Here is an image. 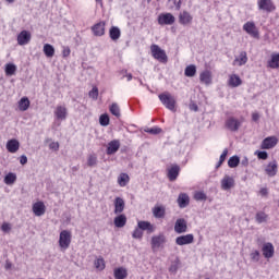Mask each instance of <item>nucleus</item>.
I'll return each instance as SVG.
<instances>
[{
  "instance_id": "obj_1",
  "label": "nucleus",
  "mask_w": 279,
  "mask_h": 279,
  "mask_svg": "<svg viewBox=\"0 0 279 279\" xmlns=\"http://www.w3.org/2000/svg\"><path fill=\"white\" fill-rule=\"evenodd\" d=\"M150 52L155 60L161 62V64H167L169 62V57H167V52L160 48V46L153 44L150 46Z\"/></svg>"
},
{
  "instance_id": "obj_2",
  "label": "nucleus",
  "mask_w": 279,
  "mask_h": 279,
  "mask_svg": "<svg viewBox=\"0 0 279 279\" xmlns=\"http://www.w3.org/2000/svg\"><path fill=\"white\" fill-rule=\"evenodd\" d=\"M165 243H167V236L165 233H159L158 235H154L150 240V247L153 252H158L160 247H165Z\"/></svg>"
},
{
  "instance_id": "obj_3",
  "label": "nucleus",
  "mask_w": 279,
  "mask_h": 279,
  "mask_svg": "<svg viewBox=\"0 0 279 279\" xmlns=\"http://www.w3.org/2000/svg\"><path fill=\"white\" fill-rule=\"evenodd\" d=\"M71 231L62 230L59 235V246L61 250H69L71 247V239H72Z\"/></svg>"
},
{
  "instance_id": "obj_4",
  "label": "nucleus",
  "mask_w": 279,
  "mask_h": 279,
  "mask_svg": "<svg viewBox=\"0 0 279 279\" xmlns=\"http://www.w3.org/2000/svg\"><path fill=\"white\" fill-rule=\"evenodd\" d=\"M243 31L251 36V38H255L258 40L260 38V32L258 31V27H256V23L248 21L243 25Z\"/></svg>"
},
{
  "instance_id": "obj_5",
  "label": "nucleus",
  "mask_w": 279,
  "mask_h": 279,
  "mask_svg": "<svg viewBox=\"0 0 279 279\" xmlns=\"http://www.w3.org/2000/svg\"><path fill=\"white\" fill-rule=\"evenodd\" d=\"M159 99L163 106L171 111L175 110V98L169 93H163L159 95Z\"/></svg>"
},
{
  "instance_id": "obj_6",
  "label": "nucleus",
  "mask_w": 279,
  "mask_h": 279,
  "mask_svg": "<svg viewBox=\"0 0 279 279\" xmlns=\"http://www.w3.org/2000/svg\"><path fill=\"white\" fill-rule=\"evenodd\" d=\"M257 5L258 10L263 12H274L276 10V4L271 0H258Z\"/></svg>"
},
{
  "instance_id": "obj_7",
  "label": "nucleus",
  "mask_w": 279,
  "mask_h": 279,
  "mask_svg": "<svg viewBox=\"0 0 279 279\" xmlns=\"http://www.w3.org/2000/svg\"><path fill=\"white\" fill-rule=\"evenodd\" d=\"M137 228H140L142 232H147V234H154V232H156V226L145 220H140L137 222Z\"/></svg>"
},
{
  "instance_id": "obj_8",
  "label": "nucleus",
  "mask_w": 279,
  "mask_h": 279,
  "mask_svg": "<svg viewBox=\"0 0 279 279\" xmlns=\"http://www.w3.org/2000/svg\"><path fill=\"white\" fill-rule=\"evenodd\" d=\"M189 225L186 223V220L184 218L177 219L174 223V232L177 234H184V232H187Z\"/></svg>"
},
{
  "instance_id": "obj_9",
  "label": "nucleus",
  "mask_w": 279,
  "mask_h": 279,
  "mask_svg": "<svg viewBox=\"0 0 279 279\" xmlns=\"http://www.w3.org/2000/svg\"><path fill=\"white\" fill-rule=\"evenodd\" d=\"M173 23H175V16L171 13H161L158 16L159 25H173Z\"/></svg>"
},
{
  "instance_id": "obj_10",
  "label": "nucleus",
  "mask_w": 279,
  "mask_h": 279,
  "mask_svg": "<svg viewBox=\"0 0 279 279\" xmlns=\"http://www.w3.org/2000/svg\"><path fill=\"white\" fill-rule=\"evenodd\" d=\"M121 148V142L119 140H113L108 143L106 154L107 156H112L117 154Z\"/></svg>"
},
{
  "instance_id": "obj_11",
  "label": "nucleus",
  "mask_w": 279,
  "mask_h": 279,
  "mask_svg": "<svg viewBox=\"0 0 279 279\" xmlns=\"http://www.w3.org/2000/svg\"><path fill=\"white\" fill-rule=\"evenodd\" d=\"M278 145V138L276 136H269L263 140L260 149H274Z\"/></svg>"
},
{
  "instance_id": "obj_12",
  "label": "nucleus",
  "mask_w": 279,
  "mask_h": 279,
  "mask_svg": "<svg viewBox=\"0 0 279 279\" xmlns=\"http://www.w3.org/2000/svg\"><path fill=\"white\" fill-rule=\"evenodd\" d=\"M225 125L227 130H229L230 132H239V128H241V122L235 118L231 117L226 120Z\"/></svg>"
},
{
  "instance_id": "obj_13",
  "label": "nucleus",
  "mask_w": 279,
  "mask_h": 279,
  "mask_svg": "<svg viewBox=\"0 0 279 279\" xmlns=\"http://www.w3.org/2000/svg\"><path fill=\"white\" fill-rule=\"evenodd\" d=\"M194 241H195V235H193L192 233H189L185 235L178 236L175 239V244L177 245H191V243H193Z\"/></svg>"
},
{
  "instance_id": "obj_14",
  "label": "nucleus",
  "mask_w": 279,
  "mask_h": 279,
  "mask_svg": "<svg viewBox=\"0 0 279 279\" xmlns=\"http://www.w3.org/2000/svg\"><path fill=\"white\" fill-rule=\"evenodd\" d=\"M33 213L35 215V217H43V215H45V213H47V206H45L44 202H37L35 204H33Z\"/></svg>"
},
{
  "instance_id": "obj_15",
  "label": "nucleus",
  "mask_w": 279,
  "mask_h": 279,
  "mask_svg": "<svg viewBox=\"0 0 279 279\" xmlns=\"http://www.w3.org/2000/svg\"><path fill=\"white\" fill-rule=\"evenodd\" d=\"M69 116V111L64 106H57L54 110V117L58 121H66V117Z\"/></svg>"
},
{
  "instance_id": "obj_16",
  "label": "nucleus",
  "mask_w": 279,
  "mask_h": 279,
  "mask_svg": "<svg viewBox=\"0 0 279 279\" xmlns=\"http://www.w3.org/2000/svg\"><path fill=\"white\" fill-rule=\"evenodd\" d=\"M21 149V143L16 138L9 140L7 142V150L9 154H16Z\"/></svg>"
},
{
  "instance_id": "obj_17",
  "label": "nucleus",
  "mask_w": 279,
  "mask_h": 279,
  "mask_svg": "<svg viewBox=\"0 0 279 279\" xmlns=\"http://www.w3.org/2000/svg\"><path fill=\"white\" fill-rule=\"evenodd\" d=\"M262 252H263L264 258H274V254H275L274 244H271L270 242L265 243L262 247Z\"/></svg>"
},
{
  "instance_id": "obj_18",
  "label": "nucleus",
  "mask_w": 279,
  "mask_h": 279,
  "mask_svg": "<svg viewBox=\"0 0 279 279\" xmlns=\"http://www.w3.org/2000/svg\"><path fill=\"white\" fill-rule=\"evenodd\" d=\"M180 25H191L193 23V15L189 11H183L179 14Z\"/></svg>"
},
{
  "instance_id": "obj_19",
  "label": "nucleus",
  "mask_w": 279,
  "mask_h": 279,
  "mask_svg": "<svg viewBox=\"0 0 279 279\" xmlns=\"http://www.w3.org/2000/svg\"><path fill=\"white\" fill-rule=\"evenodd\" d=\"M29 40H32V34L27 31H22L17 35V45H28Z\"/></svg>"
},
{
  "instance_id": "obj_20",
  "label": "nucleus",
  "mask_w": 279,
  "mask_h": 279,
  "mask_svg": "<svg viewBox=\"0 0 279 279\" xmlns=\"http://www.w3.org/2000/svg\"><path fill=\"white\" fill-rule=\"evenodd\" d=\"M153 215L155 219H165V215H167V208L165 205H156L153 208Z\"/></svg>"
},
{
  "instance_id": "obj_21",
  "label": "nucleus",
  "mask_w": 279,
  "mask_h": 279,
  "mask_svg": "<svg viewBox=\"0 0 279 279\" xmlns=\"http://www.w3.org/2000/svg\"><path fill=\"white\" fill-rule=\"evenodd\" d=\"M234 187V178L230 175H225L221 180V189L223 191H230V189Z\"/></svg>"
},
{
  "instance_id": "obj_22",
  "label": "nucleus",
  "mask_w": 279,
  "mask_h": 279,
  "mask_svg": "<svg viewBox=\"0 0 279 279\" xmlns=\"http://www.w3.org/2000/svg\"><path fill=\"white\" fill-rule=\"evenodd\" d=\"M179 175H180V166L173 165L171 166V168L168 169V178L170 182H175Z\"/></svg>"
},
{
  "instance_id": "obj_23",
  "label": "nucleus",
  "mask_w": 279,
  "mask_h": 279,
  "mask_svg": "<svg viewBox=\"0 0 279 279\" xmlns=\"http://www.w3.org/2000/svg\"><path fill=\"white\" fill-rule=\"evenodd\" d=\"M94 36H104L106 34V22H99L92 27Z\"/></svg>"
},
{
  "instance_id": "obj_24",
  "label": "nucleus",
  "mask_w": 279,
  "mask_h": 279,
  "mask_svg": "<svg viewBox=\"0 0 279 279\" xmlns=\"http://www.w3.org/2000/svg\"><path fill=\"white\" fill-rule=\"evenodd\" d=\"M114 215H121L125 210V201L121 197H116L114 202Z\"/></svg>"
},
{
  "instance_id": "obj_25",
  "label": "nucleus",
  "mask_w": 279,
  "mask_h": 279,
  "mask_svg": "<svg viewBox=\"0 0 279 279\" xmlns=\"http://www.w3.org/2000/svg\"><path fill=\"white\" fill-rule=\"evenodd\" d=\"M267 175H269V178H274V175H276L278 173V163L276 161H271L267 165L266 169H265Z\"/></svg>"
},
{
  "instance_id": "obj_26",
  "label": "nucleus",
  "mask_w": 279,
  "mask_h": 279,
  "mask_svg": "<svg viewBox=\"0 0 279 279\" xmlns=\"http://www.w3.org/2000/svg\"><path fill=\"white\" fill-rule=\"evenodd\" d=\"M190 202H191V198H189V194L186 193L179 194V197H178L179 208H186Z\"/></svg>"
},
{
  "instance_id": "obj_27",
  "label": "nucleus",
  "mask_w": 279,
  "mask_h": 279,
  "mask_svg": "<svg viewBox=\"0 0 279 279\" xmlns=\"http://www.w3.org/2000/svg\"><path fill=\"white\" fill-rule=\"evenodd\" d=\"M116 228H125V223H128V217L124 214H120L113 220Z\"/></svg>"
},
{
  "instance_id": "obj_28",
  "label": "nucleus",
  "mask_w": 279,
  "mask_h": 279,
  "mask_svg": "<svg viewBox=\"0 0 279 279\" xmlns=\"http://www.w3.org/2000/svg\"><path fill=\"white\" fill-rule=\"evenodd\" d=\"M199 81L208 86L213 83V73H210L208 70L202 72L199 75Z\"/></svg>"
},
{
  "instance_id": "obj_29",
  "label": "nucleus",
  "mask_w": 279,
  "mask_h": 279,
  "mask_svg": "<svg viewBox=\"0 0 279 279\" xmlns=\"http://www.w3.org/2000/svg\"><path fill=\"white\" fill-rule=\"evenodd\" d=\"M235 64H238V66H243L245 64H247V52L242 51L239 56V58H235L233 61V66H235Z\"/></svg>"
},
{
  "instance_id": "obj_30",
  "label": "nucleus",
  "mask_w": 279,
  "mask_h": 279,
  "mask_svg": "<svg viewBox=\"0 0 279 279\" xmlns=\"http://www.w3.org/2000/svg\"><path fill=\"white\" fill-rule=\"evenodd\" d=\"M31 101L27 97H22L19 101V110L21 112H26V110H29Z\"/></svg>"
},
{
  "instance_id": "obj_31",
  "label": "nucleus",
  "mask_w": 279,
  "mask_h": 279,
  "mask_svg": "<svg viewBox=\"0 0 279 279\" xmlns=\"http://www.w3.org/2000/svg\"><path fill=\"white\" fill-rule=\"evenodd\" d=\"M113 276L116 279H125L128 278V269L123 267L116 268L113 271Z\"/></svg>"
},
{
  "instance_id": "obj_32",
  "label": "nucleus",
  "mask_w": 279,
  "mask_h": 279,
  "mask_svg": "<svg viewBox=\"0 0 279 279\" xmlns=\"http://www.w3.org/2000/svg\"><path fill=\"white\" fill-rule=\"evenodd\" d=\"M243 84V81H241V77L236 74H233L229 77V85L232 86V88H236Z\"/></svg>"
},
{
  "instance_id": "obj_33",
  "label": "nucleus",
  "mask_w": 279,
  "mask_h": 279,
  "mask_svg": "<svg viewBox=\"0 0 279 279\" xmlns=\"http://www.w3.org/2000/svg\"><path fill=\"white\" fill-rule=\"evenodd\" d=\"M109 36L111 40H119V38H121V29L117 26H112L109 31Z\"/></svg>"
},
{
  "instance_id": "obj_34",
  "label": "nucleus",
  "mask_w": 279,
  "mask_h": 279,
  "mask_svg": "<svg viewBox=\"0 0 279 279\" xmlns=\"http://www.w3.org/2000/svg\"><path fill=\"white\" fill-rule=\"evenodd\" d=\"M44 53L47 58H53V56H56V48H53L51 44H45Z\"/></svg>"
},
{
  "instance_id": "obj_35",
  "label": "nucleus",
  "mask_w": 279,
  "mask_h": 279,
  "mask_svg": "<svg viewBox=\"0 0 279 279\" xmlns=\"http://www.w3.org/2000/svg\"><path fill=\"white\" fill-rule=\"evenodd\" d=\"M197 73V68L193 64L187 65L184 71L185 77H195Z\"/></svg>"
},
{
  "instance_id": "obj_36",
  "label": "nucleus",
  "mask_w": 279,
  "mask_h": 279,
  "mask_svg": "<svg viewBox=\"0 0 279 279\" xmlns=\"http://www.w3.org/2000/svg\"><path fill=\"white\" fill-rule=\"evenodd\" d=\"M129 182H130V175H128V173H121L118 177V184H119V186H128Z\"/></svg>"
},
{
  "instance_id": "obj_37",
  "label": "nucleus",
  "mask_w": 279,
  "mask_h": 279,
  "mask_svg": "<svg viewBox=\"0 0 279 279\" xmlns=\"http://www.w3.org/2000/svg\"><path fill=\"white\" fill-rule=\"evenodd\" d=\"M268 66H270V69H279V53L271 54V59L268 62Z\"/></svg>"
},
{
  "instance_id": "obj_38",
  "label": "nucleus",
  "mask_w": 279,
  "mask_h": 279,
  "mask_svg": "<svg viewBox=\"0 0 279 279\" xmlns=\"http://www.w3.org/2000/svg\"><path fill=\"white\" fill-rule=\"evenodd\" d=\"M111 114H113V117H117V119H119L121 117V108L119 107L118 104L113 102L110 108H109Z\"/></svg>"
},
{
  "instance_id": "obj_39",
  "label": "nucleus",
  "mask_w": 279,
  "mask_h": 279,
  "mask_svg": "<svg viewBox=\"0 0 279 279\" xmlns=\"http://www.w3.org/2000/svg\"><path fill=\"white\" fill-rule=\"evenodd\" d=\"M240 162H241V159L239 158V156H232L228 160V167H230V169H235V167H239Z\"/></svg>"
},
{
  "instance_id": "obj_40",
  "label": "nucleus",
  "mask_w": 279,
  "mask_h": 279,
  "mask_svg": "<svg viewBox=\"0 0 279 279\" xmlns=\"http://www.w3.org/2000/svg\"><path fill=\"white\" fill-rule=\"evenodd\" d=\"M16 182V174L10 172L4 177V183L8 184V186H12Z\"/></svg>"
},
{
  "instance_id": "obj_41",
  "label": "nucleus",
  "mask_w": 279,
  "mask_h": 279,
  "mask_svg": "<svg viewBox=\"0 0 279 279\" xmlns=\"http://www.w3.org/2000/svg\"><path fill=\"white\" fill-rule=\"evenodd\" d=\"M94 265L96 269H98V271H104V269H106V262L104 260L102 257L97 258Z\"/></svg>"
},
{
  "instance_id": "obj_42",
  "label": "nucleus",
  "mask_w": 279,
  "mask_h": 279,
  "mask_svg": "<svg viewBox=\"0 0 279 279\" xmlns=\"http://www.w3.org/2000/svg\"><path fill=\"white\" fill-rule=\"evenodd\" d=\"M16 73V65L13 63H8L5 65V75L12 76Z\"/></svg>"
},
{
  "instance_id": "obj_43",
  "label": "nucleus",
  "mask_w": 279,
  "mask_h": 279,
  "mask_svg": "<svg viewBox=\"0 0 279 279\" xmlns=\"http://www.w3.org/2000/svg\"><path fill=\"white\" fill-rule=\"evenodd\" d=\"M267 214L264 211H258L255 216V219L257 223H265L267 221Z\"/></svg>"
},
{
  "instance_id": "obj_44",
  "label": "nucleus",
  "mask_w": 279,
  "mask_h": 279,
  "mask_svg": "<svg viewBox=\"0 0 279 279\" xmlns=\"http://www.w3.org/2000/svg\"><path fill=\"white\" fill-rule=\"evenodd\" d=\"M87 167H97V155L96 154L88 155Z\"/></svg>"
},
{
  "instance_id": "obj_45",
  "label": "nucleus",
  "mask_w": 279,
  "mask_h": 279,
  "mask_svg": "<svg viewBox=\"0 0 279 279\" xmlns=\"http://www.w3.org/2000/svg\"><path fill=\"white\" fill-rule=\"evenodd\" d=\"M99 123L104 128L110 125V117H108V114H106V113L101 114L99 118Z\"/></svg>"
},
{
  "instance_id": "obj_46",
  "label": "nucleus",
  "mask_w": 279,
  "mask_h": 279,
  "mask_svg": "<svg viewBox=\"0 0 279 279\" xmlns=\"http://www.w3.org/2000/svg\"><path fill=\"white\" fill-rule=\"evenodd\" d=\"M194 199L196 202H206V199H207L206 193H204V192H195Z\"/></svg>"
},
{
  "instance_id": "obj_47",
  "label": "nucleus",
  "mask_w": 279,
  "mask_h": 279,
  "mask_svg": "<svg viewBox=\"0 0 279 279\" xmlns=\"http://www.w3.org/2000/svg\"><path fill=\"white\" fill-rule=\"evenodd\" d=\"M255 155L259 160H267V158H269V155L265 150H256Z\"/></svg>"
},
{
  "instance_id": "obj_48",
  "label": "nucleus",
  "mask_w": 279,
  "mask_h": 279,
  "mask_svg": "<svg viewBox=\"0 0 279 279\" xmlns=\"http://www.w3.org/2000/svg\"><path fill=\"white\" fill-rule=\"evenodd\" d=\"M133 239H143V231L141 228H136L132 233Z\"/></svg>"
},
{
  "instance_id": "obj_49",
  "label": "nucleus",
  "mask_w": 279,
  "mask_h": 279,
  "mask_svg": "<svg viewBox=\"0 0 279 279\" xmlns=\"http://www.w3.org/2000/svg\"><path fill=\"white\" fill-rule=\"evenodd\" d=\"M89 97L97 100V97H99V89L97 87H93V89L89 92Z\"/></svg>"
},
{
  "instance_id": "obj_50",
  "label": "nucleus",
  "mask_w": 279,
  "mask_h": 279,
  "mask_svg": "<svg viewBox=\"0 0 279 279\" xmlns=\"http://www.w3.org/2000/svg\"><path fill=\"white\" fill-rule=\"evenodd\" d=\"M251 259L254 263H258L260 260V252L255 251V252L251 253Z\"/></svg>"
},
{
  "instance_id": "obj_51",
  "label": "nucleus",
  "mask_w": 279,
  "mask_h": 279,
  "mask_svg": "<svg viewBox=\"0 0 279 279\" xmlns=\"http://www.w3.org/2000/svg\"><path fill=\"white\" fill-rule=\"evenodd\" d=\"M146 132L148 134H160L162 132V129H160V128H153V129L146 130Z\"/></svg>"
},
{
  "instance_id": "obj_52",
  "label": "nucleus",
  "mask_w": 279,
  "mask_h": 279,
  "mask_svg": "<svg viewBox=\"0 0 279 279\" xmlns=\"http://www.w3.org/2000/svg\"><path fill=\"white\" fill-rule=\"evenodd\" d=\"M49 149H52L53 151H58V149H60V143H58V142L50 143Z\"/></svg>"
},
{
  "instance_id": "obj_53",
  "label": "nucleus",
  "mask_w": 279,
  "mask_h": 279,
  "mask_svg": "<svg viewBox=\"0 0 279 279\" xmlns=\"http://www.w3.org/2000/svg\"><path fill=\"white\" fill-rule=\"evenodd\" d=\"M63 58H69L71 56V48L64 47L62 51Z\"/></svg>"
},
{
  "instance_id": "obj_54",
  "label": "nucleus",
  "mask_w": 279,
  "mask_h": 279,
  "mask_svg": "<svg viewBox=\"0 0 279 279\" xmlns=\"http://www.w3.org/2000/svg\"><path fill=\"white\" fill-rule=\"evenodd\" d=\"M228 157V148H226L220 155V162H226V158Z\"/></svg>"
},
{
  "instance_id": "obj_55",
  "label": "nucleus",
  "mask_w": 279,
  "mask_h": 279,
  "mask_svg": "<svg viewBox=\"0 0 279 279\" xmlns=\"http://www.w3.org/2000/svg\"><path fill=\"white\" fill-rule=\"evenodd\" d=\"M1 230L2 232H9V230H11L10 223L8 222L2 223Z\"/></svg>"
},
{
  "instance_id": "obj_56",
  "label": "nucleus",
  "mask_w": 279,
  "mask_h": 279,
  "mask_svg": "<svg viewBox=\"0 0 279 279\" xmlns=\"http://www.w3.org/2000/svg\"><path fill=\"white\" fill-rule=\"evenodd\" d=\"M169 271H171V274H175L178 271V264H172L169 268Z\"/></svg>"
},
{
  "instance_id": "obj_57",
  "label": "nucleus",
  "mask_w": 279,
  "mask_h": 279,
  "mask_svg": "<svg viewBox=\"0 0 279 279\" xmlns=\"http://www.w3.org/2000/svg\"><path fill=\"white\" fill-rule=\"evenodd\" d=\"M259 193L263 197H267V195H269V191L266 187L262 189Z\"/></svg>"
},
{
  "instance_id": "obj_58",
  "label": "nucleus",
  "mask_w": 279,
  "mask_h": 279,
  "mask_svg": "<svg viewBox=\"0 0 279 279\" xmlns=\"http://www.w3.org/2000/svg\"><path fill=\"white\" fill-rule=\"evenodd\" d=\"M242 167H247V165H250V160L247 159V157H244L241 161Z\"/></svg>"
},
{
  "instance_id": "obj_59",
  "label": "nucleus",
  "mask_w": 279,
  "mask_h": 279,
  "mask_svg": "<svg viewBox=\"0 0 279 279\" xmlns=\"http://www.w3.org/2000/svg\"><path fill=\"white\" fill-rule=\"evenodd\" d=\"M26 162H27V156L22 155V156L20 157V163L25 165Z\"/></svg>"
},
{
  "instance_id": "obj_60",
  "label": "nucleus",
  "mask_w": 279,
  "mask_h": 279,
  "mask_svg": "<svg viewBox=\"0 0 279 279\" xmlns=\"http://www.w3.org/2000/svg\"><path fill=\"white\" fill-rule=\"evenodd\" d=\"M173 3L175 5L177 10H180L182 8V0H179V1L174 0Z\"/></svg>"
},
{
  "instance_id": "obj_61",
  "label": "nucleus",
  "mask_w": 279,
  "mask_h": 279,
  "mask_svg": "<svg viewBox=\"0 0 279 279\" xmlns=\"http://www.w3.org/2000/svg\"><path fill=\"white\" fill-rule=\"evenodd\" d=\"M252 119L253 121H258V119H260V116H258V113H253Z\"/></svg>"
},
{
  "instance_id": "obj_62",
  "label": "nucleus",
  "mask_w": 279,
  "mask_h": 279,
  "mask_svg": "<svg viewBox=\"0 0 279 279\" xmlns=\"http://www.w3.org/2000/svg\"><path fill=\"white\" fill-rule=\"evenodd\" d=\"M190 108H191L192 110H194V112H197V110H198V107H197V105H195V104L190 105Z\"/></svg>"
},
{
  "instance_id": "obj_63",
  "label": "nucleus",
  "mask_w": 279,
  "mask_h": 279,
  "mask_svg": "<svg viewBox=\"0 0 279 279\" xmlns=\"http://www.w3.org/2000/svg\"><path fill=\"white\" fill-rule=\"evenodd\" d=\"M221 165H223V161H218L217 166H216V169H219V167H221Z\"/></svg>"
},
{
  "instance_id": "obj_64",
  "label": "nucleus",
  "mask_w": 279,
  "mask_h": 279,
  "mask_svg": "<svg viewBox=\"0 0 279 279\" xmlns=\"http://www.w3.org/2000/svg\"><path fill=\"white\" fill-rule=\"evenodd\" d=\"M126 77H128V82L132 81V74H128Z\"/></svg>"
}]
</instances>
